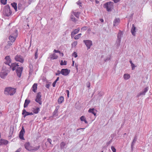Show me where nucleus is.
<instances>
[{"label": "nucleus", "mask_w": 152, "mask_h": 152, "mask_svg": "<svg viewBox=\"0 0 152 152\" xmlns=\"http://www.w3.org/2000/svg\"><path fill=\"white\" fill-rule=\"evenodd\" d=\"M96 4H98L99 3V1L97 0H96Z\"/></svg>", "instance_id": "62"}, {"label": "nucleus", "mask_w": 152, "mask_h": 152, "mask_svg": "<svg viewBox=\"0 0 152 152\" xmlns=\"http://www.w3.org/2000/svg\"><path fill=\"white\" fill-rule=\"evenodd\" d=\"M80 28H78L77 29H75L71 32V37H73L75 34H77L80 31Z\"/></svg>", "instance_id": "14"}, {"label": "nucleus", "mask_w": 152, "mask_h": 152, "mask_svg": "<svg viewBox=\"0 0 152 152\" xmlns=\"http://www.w3.org/2000/svg\"><path fill=\"white\" fill-rule=\"evenodd\" d=\"M115 3H116L118 2L120 0H113Z\"/></svg>", "instance_id": "52"}, {"label": "nucleus", "mask_w": 152, "mask_h": 152, "mask_svg": "<svg viewBox=\"0 0 152 152\" xmlns=\"http://www.w3.org/2000/svg\"><path fill=\"white\" fill-rule=\"evenodd\" d=\"M137 137H134V138L133 140V141L132 143V144H131V148H132V151L133 150L135 144L137 141Z\"/></svg>", "instance_id": "16"}, {"label": "nucleus", "mask_w": 152, "mask_h": 152, "mask_svg": "<svg viewBox=\"0 0 152 152\" xmlns=\"http://www.w3.org/2000/svg\"><path fill=\"white\" fill-rule=\"evenodd\" d=\"M72 56L76 58L77 56V53L75 52H74L72 54Z\"/></svg>", "instance_id": "41"}, {"label": "nucleus", "mask_w": 152, "mask_h": 152, "mask_svg": "<svg viewBox=\"0 0 152 152\" xmlns=\"http://www.w3.org/2000/svg\"><path fill=\"white\" fill-rule=\"evenodd\" d=\"M67 96L68 97H69V94H67Z\"/></svg>", "instance_id": "64"}, {"label": "nucleus", "mask_w": 152, "mask_h": 152, "mask_svg": "<svg viewBox=\"0 0 152 152\" xmlns=\"http://www.w3.org/2000/svg\"><path fill=\"white\" fill-rule=\"evenodd\" d=\"M77 4L80 6V7L81 6V3L80 1H79L77 2Z\"/></svg>", "instance_id": "48"}, {"label": "nucleus", "mask_w": 152, "mask_h": 152, "mask_svg": "<svg viewBox=\"0 0 152 152\" xmlns=\"http://www.w3.org/2000/svg\"><path fill=\"white\" fill-rule=\"evenodd\" d=\"M36 0H29L28 1V3L29 4H30L31 3L34 2Z\"/></svg>", "instance_id": "46"}, {"label": "nucleus", "mask_w": 152, "mask_h": 152, "mask_svg": "<svg viewBox=\"0 0 152 152\" xmlns=\"http://www.w3.org/2000/svg\"><path fill=\"white\" fill-rule=\"evenodd\" d=\"M52 140L50 138L47 139V141L45 142V145L47 148L49 149L50 148L53 146V145L52 144Z\"/></svg>", "instance_id": "8"}, {"label": "nucleus", "mask_w": 152, "mask_h": 152, "mask_svg": "<svg viewBox=\"0 0 152 152\" xmlns=\"http://www.w3.org/2000/svg\"><path fill=\"white\" fill-rule=\"evenodd\" d=\"M64 101V97L63 96H61L58 99V102L59 104H61Z\"/></svg>", "instance_id": "25"}, {"label": "nucleus", "mask_w": 152, "mask_h": 152, "mask_svg": "<svg viewBox=\"0 0 152 152\" xmlns=\"http://www.w3.org/2000/svg\"><path fill=\"white\" fill-rule=\"evenodd\" d=\"M8 75V72L6 71L2 70L0 72V77L3 79H4Z\"/></svg>", "instance_id": "12"}, {"label": "nucleus", "mask_w": 152, "mask_h": 152, "mask_svg": "<svg viewBox=\"0 0 152 152\" xmlns=\"http://www.w3.org/2000/svg\"><path fill=\"white\" fill-rule=\"evenodd\" d=\"M50 58L51 59L54 60L57 59L58 58V56L55 53H53L50 56Z\"/></svg>", "instance_id": "24"}, {"label": "nucleus", "mask_w": 152, "mask_h": 152, "mask_svg": "<svg viewBox=\"0 0 152 152\" xmlns=\"http://www.w3.org/2000/svg\"><path fill=\"white\" fill-rule=\"evenodd\" d=\"M110 142H108L107 143V144L108 145L109 144H110Z\"/></svg>", "instance_id": "63"}, {"label": "nucleus", "mask_w": 152, "mask_h": 152, "mask_svg": "<svg viewBox=\"0 0 152 152\" xmlns=\"http://www.w3.org/2000/svg\"><path fill=\"white\" fill-rule=\"evenodd\" d=\"M148 87L145 88L143 91L137 94V97H139L141 96L145 95L146 92L148 91Z\"/></svg>", "instance_id": "11"}, {"label": "nucleus", "mask_w": 152, "mask_h": 152, "mask_svg": "<svg viewBox=\"0 0 152 152\" xmlns=\"http://www.w3.org/2000/svg\"><path fill=\"white\" fill-rule=\"evenodd\" d=\"M21 151V148H19L15 152H20Z\"/></svg>", "instance_id": "51"}, {"label": "nucleus", "mask_w": 152, "mask_h": 152, "mask_svg": "<svg viewBox=\"0 0 152 152\" xmlns=\"http://www.w3.org/2000/svg\"><path fill=\"white\" fill-rule=\"evenodd\" d=\"M30 102V101L28 99H26L25 100V102L24 104V107H26Z\"/></svg>", "instance_id": "19"}, {"label": "nucleus", "mask_w": 152, "mask_h": 152, "mask_svg": "<svg viewBox=\"0 0 152 152\" xmlns=\"http://www.w3.org/2000/svg\"><path fill=\"white\" fill-rule=\"evenodd\" d=\"M72 66H74V63H75V61H72Z\"/></svg>", "instance_id": "54"}, {"label": "nucleus", "mask_w": 152, "mask_h": 152, "mask_svg": "<svg viewBox=\"0 0 152 152\" xmlns=\"http://www.w3.org/2000/svg\"><path fill=\"white\" fill-rule=\"evenodd\" d=\"M53 52H54L55 53H61V52H60V51H59V50H56L55 49L54 50Z\"/></svg>", "instance_id": "47"}, {"label": "nucleus", "mask_w": 152, "mask_h": 152, "mask_svg": "<svg viewBox=\"0 0 152 152\" xmlns=\"http://www.w3.org/2000/svg\"><path fill=\"white\" fill-rule=\"evenodd\" d=\"M11 5L12 7L14 8L15 11H17V4L15 3H13L11 4Z\"/></svg>", "instance_id": "30"}, {"label": "nucleus", "mask_w": 152, "mask_h": 152, "mask_svg": "<svg viewBox=\"0 0 152 152\" xmlns=\"http://www.w3.org/2000/svg\"><path fill=\"white\" fill-rule=\"evenodd\" d=\"M37 51H38V49L37 48L36 51L35 52V54H34L35 58V59H37L38 57V54L37 53Z\"/></svg>", "instance_id": "40"}, {"label": "nucleus", "mask_w": 152, "mask_h": 152, "mask_svg": "<svg viewBox=\"0 0 152 152\" xmlns=\"http://www.w3.org/2000/svg\"><path fill=\"white\" fill-rule=\"evenodd\" d=\"M100 20L101 21V22H103L104 21V20L102 19H100Z\"/></svg>", "instance_id": "56"}, {"label": "nucleus", "mask_w": 152, "mask_h": 152, "mask_svg": "<svg viewBox=\"0 0 152 152\" xmlns=\"http://www.w3.org/2000/svg\"><path fill=\"white\" fill-rule=\"evenodd\" d=\"M96 110L94 108H90L88 110V112L90 113H92L94 116H96V113L95 112Z\"/></svg>", "instance_id": "21"}, {"label": "nucleus", "mask_w": 152, "mask_h": 152, "mask_svg": "<svg viewBox=\"0 0 152 152\" xmlns=\"http://www.w3.org/2000/svg\"><path fill=\"white\" fill-rule=\"evenodd\" d=\"M70 18L72 21L75 22L76 21V18H75L73 15L71 16Z\"/></svg>", "instance_id": "42"}, {"label": "nucleus", "mask_w": 152, "mask_h": 152, "mask_svg": "<svg viewBox=\"0 0 152 152\" xmlns=\"http://www.w3.org/2000/svg\"><path fill=\"white\" fill-rule=\"evenodd\" d=\"M15 92L16 89L11 87L6 88L4 90V94L7 95H13Z\"/></svg>", "instance_id": "3"}, {"label": "nucleus", "mask_w": 152, "mask_h": 152, "mask_svg": "<svg viewBox=\"0 0 152 152\" xmlns=\"http://www.w3.org/2000/svg\"><path fill=\"white\" fill-rule=\"evenodd\" d=\"M25 148L29 151H35L38 150L40 148V146L38 145L37 146L33 147L31 145L29 142H26L24 144Z\"/></svg>", "instance_id": "2"}, {"label": "nucleus", "mask_w": 152, "mask_h": 152, "mask_svg": "<svg viewBox=\"0 0 152 152\" xmlns=\"http://www.w3.org/2000/svg\"><path fill=\"white\" fill-rule=\"evenodd\" d=\"M65 145V143L64 142H62L61 143L60 147L62 149L63 148Z\"/></svg>", "instance_id": "39"}, {"label": "nucleus", "mask_w": 152, "mask_h": 152, "mask_svg": "<svg viewBox=\"0 0 152 152\" xmlns=\"http://www.w3.org/2000/svg\"><path fill=\"white\" fill-rule=\"evenodd\" d=\"M122 35L123 34L122 32L121 31H120L118 34V39H121V37H122Z\"/></svg>", "instance_id": "28"}, {"label": "nucleus", "mask_w": 152, "mask_h": 152, "mask_svg": "<svg viewBox=\"0 0 152 152\" xmlns=\"http://www.w3.org/2000/svg\"><path fill=\"white\" fill-rule=\"evenodd\" d=\"M104 7L106 8L107 11H111L113 8V3L110 1L104 4Z\"/></svg>", "instance_id": "5"}, {"label": "nucleus", "mask_w": 152, "mask_h": 152, "mask_svg": "<svg viewBox=\"0 0 152 152\" xmlns=\"http://www.w3.org/2000/svg\"><path fill=\"white\" fill-rule=\"evenodd\" d=\"M22 114L23 115V117H25L26 116L29 115V112H27L25 109H23L22 111Z\"/></svg>", "instance_id": "20"}, {"label": "nucleus", "mask_w": 152, "mask_h": 152, "mask_svg": "<svg viewBox=\"0 0 152 152\" xmlns=\"http://www.w3.org/2000/svg\"><path fill=\"white\" fill-rule=\"evenodd\" d=\"M110 56H109L106 59V60H105L104 61H108L110 60Z\"/></svg>", "instance_id": "50"}, {"label": "nucleus", "mask_w": 152, "mask_h": 152, "mask_svg": "<svg viewBox=\"0 0 152 152\" xmlns=\"http://www.w3.org/2000/svg\"><path fill=\"white\" fill-rule=\"evenodd\" d=\"M120 22V20L119 18H116L113 21V25L114 26H117Z\"/></svg>", "instance_id": "18"}, {"label": "nucleus", "mask_w": 152, "mask_h": 152, "mask_svg": "<svg viewBox=\"0 0 152 152\" xmlns=\"http://www.w3.org/2000/svg\"><path fill=\"white\" fill-rule=\"evenodd\" d=\"M12 43H11L10 41H8V44L5 47V49L6 50L8 49L10 46L12 45Z\"/></svg>", "instance_id": "27"}, {"label": "nucleus", "mask_w": 152, "mask_h": 152, "mask_svg": "<svg viewBox=\"0 0 152 152\" xmlns=\"http://www.w3.org/2000/svg\"><path fill=\"white\" fill-rule=\"evenodd\" d=\"M17 36V33L15 32L13 34L11 35L9 37V39L11 43H13L15 41Z\"/></svg>", "instance_id": "7"}, {"label": "nucleus", "mask_w": 152, "mask_h": 152, "mask_svg": "<svg viewBox=\"0 0 152 152\" xmlns=\"http://www.w3.org/2000/svg\"><path fill=\"white\" fill-rule=\"evenodd\" d=\"M59 77H57L56 80H55V81L53 83L52 85L53 87H55V86L57 82L59 80Z\"/></svg>", "instance_id": "34"}, {"label": "nucleus", "mask_w": 152, "mask_h": 152, "mask_svg": "<svg viewBox=\"0 0 152 152\" xmlns=\"http://www.w3.org/2000/svg\"><path fill=\"white\" fill-rule=\"evenodd\" d=\"M1 141H3V142H4L5 144H7V143L8 141L7 140H1Z\"/></svg>", "instance_id": "49"}, {"label": "nucleus", "mask_w": 152, "mask_h": 152, "mask_svg": "<svg viewBox=\"0 0 152 152\" xmlns=\"http://www.w3.org/2000/svg\"><path fill=\"white\" fill-rule=\"evenodd\" d=\"M121 39H117L116 41V45L117 47H118L120 45L121 42Z\"/></svg>", "instance_id": "31"}, {"label": "nucleus", "mask_w": 152, "mask_h": 152, "mask_svg": "<svg viewBox=\"0 0 152 152\" xmlns=\"http://www.w3.org/2000/svg\"><path fill=\"white\" fill-rule=\"evenodd\" d=\"M25 133V131L23 127L21 130L20 131V133L19 137L22 140H24V138L23 137V134Z\"/></svg>", "instance_id": "15"}, {"label": "nucleus", "mask_w": 152, "mask_h": 152, "mask_svg": "<svg viewBox=\"0 0 152 152\" xmlns=\"http://www.w3.org/2000/svg\"><path fill=\"white\" fill-rule=\"evenodd\" d=\"M129 62L130 64H131V65L132 64H133V63H132V61L130 60L129 61Z\"/></svg>", "instance_id": "58"}, {"label": "nucleus", "mask_w": 152, "mask_h": 152, "mask_svg": "<svg viewBox=\"0 0 152 152\" xmlns=\"http://www.w3.org/2000/svg\"><path fill=\"white\" fill-rule=\"evenodd\" d=\"M87 29L86 27H83L81 28V31H84Z\"/></svg>", "instance_id": "45"}, {"label": "nucleus", "mask_w": 152, "mask_h": 152, "mask_svg": "<svg viewBox=\"0 0 152 152\" xmlns=\"http://www.w3.org/2000/svg\"><path fill=\"white\" fill-rule=\"evenodd\" d=\"M83 42L86 45L87 48V50L90 49L91 46L93 45L92 42L91 40H84L83 41Z\"/></svg>", "instance_id": "6"}, {"label": "nucleus", "mask_w": 152, "mask_h": 152, "mask_svg": "<svg viewBox=\"0 0 152 152\" xmlns=\"http://www.w3.org/2000/svg\"><path fill=\"white\" fill-rule=\"evenodd\" d=\"M39 109L38 107L34 108L32 109V111L34 113L37 114L39 113Z\"/></svg>", "instance_id": "23"}, {"label": "nucleus", "mask_w": 152, "mask_h": 152, "mask_svg": "<svg viewBox=\"0 0 152 152\" xmlns=\"http://www.w3.org/2000/svg\"><path fill=\"white\" fill-rule=\"evenodd\" d=\"M77 44V42L75 41L72 44V47H75Z\"/></svg>", "instance_id": "38"}, {"label": "nucleus", "mask_w": 152, "mask_h": 152, "mask_svg": "<svg viewBox=\"0 0 152 152\" xmlns=\"http://www.w3.org/2000/svg\"><path fill=\"white\" fill-rule=\"evenodd\" d=\"M15 59L17 61L20 62L21 63L23 62L24 59L22 56L19 55H17L15 57Z\"/></svg>", "instance_id": "13"}, {"label": "nucleus", "mask_w": 152, "mask_h": 152, "mask_svg": "<svg viewBox=\"0 0 152 152\" xmlns=\"http://www.w3.org/2000/svg\"><path fill=\"white\" fill-rule=\"evenodd\" d=\"M58 109H57V108H56V109L55 110V111L53 113V115L54 116H56L57 115V112H58Z\"/></svg>", "instance_id": "36"}, {"label": "nucleus", "mask_w": 152, "mask_h": 152, "mask_svg": "<svg viewBox=\"0 0 152 152\" xmlns=\"http://www.w3.org/2000/svg\"><path fill=\"white\" fill-rule=\"evenodd\" d=\"M90 86V83H89L87 87H89Z\"/></svg>", "instance_id": "57"}, {"label": "nucleus", "mask_w": 152, "mask_h": 152, "mask_svg": "<svg viewBox=\"0 0 152 152\" xmlns=\"http://www.w3.org/2000/svg\"><path fill=\"white\" fill-rule=\"evenodd\" d=\"M0 2L1 4L3 5H5L7 3V0H0Z\"/></svg>", "instance_id": "35"}, {"label": "nucleus", "mask_w": 152, "mask_h": 152, "mask_svg": "<svg viewBox=\"0 0 152 152\" xmlns=\"http://www.w3.org/2000/svg\"><path fill=\"white\" fill-rule=\"evenodd\" d=\"M111 149L113 152H116V149L114 146H111Z\"/></svg>", "instance_id": "43"}, {"label": "nucleus", "mask_w": 152, "mask_h": 152, "mask_svg": "<svg viewBox=\"0 0 152 152\" xmlns=\"http://www.w3.org/2000/svg\"><path fill=\"white\" fill-rule=\"evenodd\" d=\"M80 119L82 121H84L86 124H87L88 122L86 120V118L84 116H82L80 118Z\"/></svg>", "instance_id": "29"}, {"label": "nucleus", "mask_w": 152, "mask_h": 152, "mask_svg": "<svg viewBox=\"0 0 152 152\" xmlns=\"http://www.w3.org/2000/svg\"><path fill=\"white\" fill-rule=\"evenodd\" d=\"M80 12H73V14H74L75 16L77 18H78L79 16V15L80 14Z\"/></svg>", "instance_id": "32"}, {"label": "nucleus", "mask_w": 152, "mask_h": 152, "mask_svg": "<svg viewBox=\"0 0 152 152\" xmlns=\"http://www.w3.org/2000/svg\"><path fill=\"white\" fill-rule=\"evenodd\" d=\"M37 88V84L36 83L34 84L32 87V91L34 92H36Z\"/></svg>", "instance_id": "22"}, {"label": "nucleus", "mask_w": 152, "mask_h": 152, "mask_svg": "<svg viewBox=\"0 0 152 152\" xmlns=\"http://www.w3.org/2000/svg\"><path fill=\"white\" fill-rule=\"evenodd\" d=\"M82 35V34L81 33L77 35H76L74 38L75 39H79L81 37Z\"/></svg>", "instance_id": "33"}, {"label": "nucleus", "mask_w": 152, "mask_h": 152, "mask_svg": "<svg viewBox=\"0 0 152 152\" xmlns=\"http://www.w3.org/2000/svg\"><path fill=\"white\" fill-rule=\"evenodd\" d=\"M85 128H79V129H77V131H78L79 130H80V129H84Z\"/></svg>", "instance_id": "59"}, {"label": "nucleus", "mask_w": 152, "mask_h": 152, "mask_svg": "<svg viewBox=\"0 0 152 152\" xmlns=\"http://www.w3.org/2000/svg\"><path fill=\"white\" fill-rule=\"evenodd\" d=\"M66 92L67 94H69V91L68 90H66Z\"/></svg>", "instance_id": "55"}, {"label": "nucleus", "mask_w": 152, "mask_h": 152, "mask_svg": "<svg viewBox=\"0 0 152 152\" xmlns=\"http://www.w3.org/2000/svg\"><path fill=\"white\" fill-rule=\"evenodd\" d=\"M2 12L3 14L6 16L8 17L11 15L12 12L9 5H7L4 7L3 9Z\"/></svg>", "instance_id": "4"}, {"label": "nucleus", "mask_w": 152, "mask_h": 152, "mask_svg": "<svg viewBox=\"0 0 152 152\" xmlns=\"http://www.w3.org/2000/svg\"><path fill=\"white\" fill-rule=\"evenodd\" d=\"M33 115V113L32 112H29V115Z\"/></svg>", "instance_id": "61"}, {"label": "nucleus", "mask_w": 152, "mask_h": 152, "mask_svg": "<svg viewBox=\"0 0 152 152\" xmlns=\"http://www.w3.org/2000/svg\"><path fill=\"white\" fill-rule=\"evenodd\" d=\"M50 85L49 84H47L46 85V87L48 88H49L50 87Z\"/></svg>", "instance_id": "53"}, {"label": "nucleus", "mask_w": 152, "mask_h": 152, "mask_svg": "<svg viewBox=\"0 0 152 152\" xmlns=\"http://www.w3.org/2000/svg\"><path fill=\"white\" fill-rule=\"evenodd\" d=\"M131 66L132 67V70H134L135 69V68L136 67V66L134 64L131 65Z\"/></svg>", "instance_id": "44"}, {"label": "nucleus", "mask_w": 152, "mask_h": 152, "mask_svg": "<svg viewBox=\"0 0 152 152\" xmlns=\"http://www.w3.org/2000/svg\"><path fill=\"white\" fill-rule=\"evenodd\" d=\"M136 27L134 26V24L132 25V28L131 29V32L132 34V35L135 36V32H136Z\"/></svg>", "instance_id": "17"}, {"label": "nucleus", "mask_w": 152, "mask_h": 152, "mask_svg": "<svg viewBox=\"0 0 152 152\" xmlns=\"http://www.w3.org/2000/svg\"><path fill=\"white\" fill-rule=\"evenodd\" d=\"M59 53L61 54V56H64V54L63 53Z\"/></svg>", "instance_id": "60"}, {"label": "nucleus", "mask_w": 152, "mask_h": 152, "mask_svg": "<svg viewBox=\"0 0 152 152\" xmlns=\"http://www.w3.org/2000/svg\"><path fill=\"white\" fill-rule=\"evenodd\" d=\"M41 95L40 93H38L36 96L35 101L37 103H39L40 104H41L42 103V102L41 101Z\"/></svg>", "instance_id": "10"}, {"label": "nucleus", "mask_w": 152, "mask_h": 152, "mask_svg": "<svg viewBox=\"0 0 152 152\" xmlns=\"http://www.w3.org/2000/svg\"><path fill=\"white\" fill-rule=\"evenodd\" d=\"M70 70L66 69H61V73L64 76H67L70 72Z\"/></svg>", "instance_id": "9"}, {"label": "nucleus", "mask_w": 152, "mask_h": 152, "mask_svg": "<svg viewBox=\"0 0 152 152\" xmlns=\"http://www.w3.org/2000/svg\"><path fill=\"white\" fill-rule=\"evenodd\" d=\"M66 61H63V60H62L60 63V64L61 65H65L66 64Z\"/></svg>", "instance_id": "37"}, {"label": "nucleus", "mask_w": 152, "mask_h": 152, "mask_svg": "<svg viewBox=\"0 0 152 152\" xmlns=\"http://www.w3.org/2000/svg\"><path fill=\"white\" fill-rule=\"evenodd\" d=\"M6 60L4 63L9 66H10V68L12 69L13 71H14L15 69L16 70V72L17 76L20 77L21 76V73L23 70L22 67H18L19 66L18 64L13 63L11 64V60L9 56H7L5 58Z\"/></svg>", "instance_id": "1"}, {"label": "nucleus", "mask_w": 152, "mask_h": 152, "mask_svg": "<svg viewBox=\"0 0 152 152\" xmlns=\"http://www.w3.org/2000/svg\"><path fill=\"white\" fill-rule=\"evenodd\" d=\"M123 77L125 80H127L130 78V75L129 74H125L124 75Z\"/></svg>", "instance_id": "26"}]
</instances>
